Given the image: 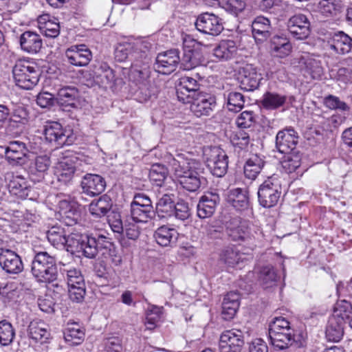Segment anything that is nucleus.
<instances>
[{"label":"nucleus","mask_w":352,"mask_h":352,"mask_svg":"<svg viewBox=\"0 0 352 352\" xmlns=\"http://www.w3.org/2000/svg\"><path fill=\"white\" fill-rule=\"evenodd\" d=\"M179 50H170L157 55L155 63V69L162 74L173 72L179 64Z\"/></svg>","instance_id":"nucleus-14"},{"label":"nucleus","mask_w":352,"mask_h":352,"mask_svg":"<svg viewBox=\"0 0 352 352\" xmlns=\"http://www.w3.org/2000/svg\"><path fill=\"white\" fill-rule=\"evenodd\" d=\"M269 337L271 344L279 350H284L292 346L297 348L303 347L306 343L302 336H296L294 334V329H291V331H269Z\"/></svg>","instance_id":"nucleus-9"},{"label":"nucleus","mask_w":352,"mask_h":352,"mask_svg":"<svg viewBox=\"0 0 352 352\" xmlns=\"http://www.w3.org/2000/svg\"><path fill=\"white\" fill-rule=\"evenodd\" d=\"M80 186L83 193L95 197L105 190L106 182L99 175L87 173L82 177Z\"/></svg>","instance_id":"nucleus-19"},{"label":"nucleus","mask_w":352,"mask_h":352,"mask_svg":"<svg viewBox=\"0 0 352 352\" xmlns=\"http://www.w3.org/2000/svg\"><path fill=\"white\" fill-rule=\"evenodd\" d=\"M328 46L338 54H348L352 50V38L343 31H338L329 38Z\"/></svg>","instance_id":"nucleus-22"},{"label":"nucleus","mask_w":352,"mask_h":352,"mask_svg":"<svg viewBox=\"0 0 352 352\" xmlns=\"http://www.w3.org/2000/svg\"><path fill=\"white\" fill-rule=\"evenodd\" d=\"M285 155L281 162L282 167L287 173L295 172L300 167L302 155L298 151L284 153Z\"/></svg>","instance_id":"nucleus-43"},{"label":"nucleus","mask_w":352,"mask_h":352,"mask_svg":"<svg viewBox=\"0 0 352 352\" xmlns=\"http://www.w3.org/2000/svg\"><path fill=\"white\" fill-rule=\"evenodd\" d=\"M287 28L291 34L296 39L307 38L310 34V23L304 14H296L287 21Z\"/></svg>","instance_id":"nucleus-18"},{"label":"nucleus","mask_w":352,"mask_h":352,"mask_svg":"<svg viewBox=\"0 0 352 352\" xmlns=\"http://www.w3.org/2000/svg\"><path fill=\"white\" fill-rule=\"evenodd\" d=\"M69 287V296L73 302H82L86 294L85 285L84 286H70Z\"/></svg>","instance_id":"nucleus-64"},{"label":"nucleus","mask_w":352,"mask_h":352,"mask_svg":"<svg viewBox=\"0 0 352 352\" xmlns=\"http://www.w3.org/2000/svg\"><path fill=\"white\" fill-rule=\"evenodd\" d=\"M73 234L67 236L65 229L56 224L47 231V238L53 246L60 248H64L66 245L69 247V243H73L74 239L71 240Z\"/></svg>","instance_id":"nucleus-26"},{"label":"nucleus","mask_w":352,"mask_h":352,"mask_svg":"<svg viewBox=\"0 0 352 352\" xmlns=\"http://www.w3.org/2000/svg\"><path fill=\"white\" fill-rule=\"evenodd\" d=\"M36 66L23 65V89H30L38 82V71Z\"/></svg>","instance_id":"nucleus-52"},{"label":"nucleus","mask_w":352,"mask_h":352,"mask_svg":"<svg viewBox=\"0 0 352 352\" xmlns=\"http://www.w3.org/2000/svg\"><path fill=\"white\" fill-rule=\"evenodd\" d=\"M175 196L171 194H164L156 204L155 212L161 218H166L173 216L175 208Z\"/></svg>","instance_id":"nucleus-40"},{"label":"nucleus","mask_w":352,"mask_h":352,"mask_svg":"<svg viewBox=\"0 0 352 352\" xmlns=\"http://www.w3.org/2000/svg\"><path fill=\"white\" fill-rule=\"evenodd\" d=\"M15 333L11 323L6 320L0 321V344L9 345L13 340Z\"/></svg>","instance_id":"nucleus-55"},{"label":"nucleus","mask_w":352,"mask_h":352,"mask_svg":"<svg viewBox=\"0 0 352 352\" xmlns=\"http://www.w3.org/2000/svg\"><path fill=\"white\" fill-rule=\"evenodd\" d=\"M254 38L261 43L264 42L274 34V28L270 19L263 16H256L252 23Z\"/></svg>","instance_id":"nucleus-21"},{"label":"nucleus","mask_w":352,"mask_h":352,"mask_svg":"<svg viewBox=\"0 0 352 352\" xmlns=\"http://www.w3.org/2000/svg\"><path fill=\"white\" fill-rule=\"evenodd\" d=\"M28 333L30 339L35 344H43L50 338V333L45 327V324L38 320L32 321L28 327Z\"/></svg>","instance_id":"nucleus-31"},{"label":"nucleus","mask_w":352,"mask_h":352,"mask_svg":"<svg viewBox=\"0 0 352 352\" xmlns=\"http://www.w3.org/2000/svg\"><path fill=\"white\" fill-rule=\"evenodd\" d=\"M214 56L219 60H229L234 56L237 52L236 43L232 40L221 41L214 49Z\"/></svg>","instance_id":"nucleus-41"},{"label":"nucleus","mask_w":352,"mask_h":352,"mask_svg":"<svg viewBox=\"0 0 352 352\" xmlns=\"http://www.w3.org/2000/svg\"><path fill=\"white\" fill-rule=\"evenodd\" d=\"M31 263V272L41 283H50L57 279L58 270L54 257L46 252L34 253Z\"/></svg>","instance_id":"nucleus-3"},{"label":"nucleus","mask_w":352,"mask_h":352,"mask_svg":"<svg viewBox=\"0 0 352 352\" xmlns=\"http://www.w3.org/2000/svg\"><path fill=\"white\" fill-rule=\"evenodd\" d=\"M78 96L79 91L76 87L66 86L58 89L56 100L63 107H76Z\"/></svg>","instance_id":"nucleus-32"},{"label":"nucleus","mask_w":352,"mask_h":352,"mask_svg":"<svg viewBox=\"0 0 352 352\" xmlns=\"http://www.w3.org/2000/svg\"><path fill=\"white\" fill-rule=\"evenodd\" d=\"M228 235L234 241H249L251 235L248 227L245 223L239 221V218H232L226 222Z\"/></svg>","instance_id":"nucleus-23"},{"label":"nucleus","mask_w":352,"mask_h":352,"mask_svg":"<svg viewBox=\"0 0 352 352\" xmlns=\"http://www.w3.org/2000/svg\"><path fill=\"white\" fill-rule=\"evenodd\" d=\"M112 206L111 200L107 195H103L98 199L92 201L89 204L90 213L96 217H101L107 214Z\"/></svg>","instance_id":"nucleus-42"},{"label":"nucleus","mask_w":352,"mask_h":352,"mask_svg":"<svg viewBox=\"0 0 352 352\" xmlns=\"http://www.w3.org/2000/svg\"><path fill=\"white\" fill-rule=\"evenodd\" d=\"M98 74L96 75L97 79H102V84H110L115 79V74L112 69H111L106 63L102 64L98 69Z\"/></svg>","instance_id":"nucleus-59"},{"label":"nucleus","mask_w":352,"mask_h":352,"mask_svg":"<svg viewBox=\"0 0 352 352\" xmlns=\"http://www.w3.org/2000/svg\"><path fill=\"white\" fill-rule=\"evenodd\" d=\"M289 322L283 317H276L270 323L269 331H291Z\"/></svg>","instance_id":"nucleus-60"},{"label":"nucleus","mask_w":352,"mask_h":352,"mask_svg":"<svg viewBox=\"0 0 352 352\" xmlns=\"http://www.w3.org/2000/svg\"><path fill=\"white\" fill-rule=\"evenodd\" d=\"M42 46V40L38 34L30 31L23 32V51L36 52Z\"/></svg>","instance_id":"nucleus-46"},{"label":"nucleus","mask_w":352,"mask_h":352,"mask_svg":"<svg viewBox=\"0 0 352 352\" xmlns=\"http://www.w3.org/2000/svg\"><path fill=\"white\" fill-rule=\"evenodd\" d=\"M22 264L21 257L10 250H1L0 252V265L8 273L16 274L21 271Z\"/></svg>","instance_id":"nucleus-27"},{"label":"nucleus","mask_w":352,"mask_h":352,"mask_svg":"<svg viewBox=\"0 0 352 352\" xmlns=\"http://www.w3.org/2000/svg\"><path fill=\"white\" fill-rule=\"evenodd\" d=\"M198 31L212 36H217L223 30L221 19L217 15L205 12L198 16L195 21Z\"/></svg>","instance_id":"nucleus-12"},{"label":"nucleus","mask_w":352,"mask_h":352,"mask_svg":"<svg viewBox=\"0 0 352 352\" xmlns=\"http://www.w3.org/2000/svg\"><path fill=\"white\" fill-rule=\"evenodd\" d=\"M224 98L227 100V108L229 111L238 112L244 106V96L239 92L230 91L227 94H224Z\"/></svg>","instance_id":"nucleus-47"},{"label":"nucleus","mask_w":352,"mask_h":352,"mask_svg":"<svg viewBox=\"0 0 352 352\" xmlns=\"http://www.w3.org/2000/svg\"><path fill=\"white\" fill-rule=\"evenodd\" d=\"M298 139V134L294 128L286 127L276 134V147L281 153L294 151Z\"/></svg>","instance_id":"nucleus-15"},{"label":"nucleus","mask_w":352,"mask_h":352,"mask_svg":"<svg viewBox=\"0 0 352 352\" xmlns=\"http://www.w3.org/2000/svg\"><path fill=\"white\" fill-rule=\"evenodd\" d=\"M324 104L326 107L331 110H339L341 111H349L350 107L344 101L333 95H328L324 99Z\"/></svg>","instance_id":"nucleus-57"},{"label":"nucleus","mask_w":352,"mask_h":352,"mask_svg":"<svg viewBox=\"0 0 352 352\" xmlns=\"http://www.w3.org/2000/svg\"><path fill=\"white\" fill-rule=\"evenodd\" d=\"M351 314V303L346 300H339L336 302L334 306L333 314L332 316L337 318H342L345 321L346 319L350 318V315Z\"/></svg>","instance_id":"nucleus-56"},{"label":"nucleus","mask_w":352,"mask_h":352,"mask_svg":"<svg viewBox=\"0 0 352 352\" xmlns=\"http://www.w3.org/2000/svg\"><path fill=\"white\" fill-rule=\"evenodd\" d=\"M204 61V58L199 52H190L184 53L179 63L184 70H190L203 64Z\"/></svg>","instance_id":"nucleus-44"},{"label":"nucleus","mask_w":352,"mask_h":352,"mask_svg":"<svg viewBox=\"0 0 352 352\" xmlns=\"http://www.w3.org/2000/svg\"><path fill=\"white\" fill-rule=\"evenodd\" d=\"M22 287L21 283L10 282L2 288H0V294L8 302H16L20 297Z\"/></svg>","instance_id":"nucleus-49"},{"label":"nucleus","mask_w":352,"mask_h":352,"mask_svg":"<svg viewBox=\"0 0 352 352\" xmlns=\"http://www.w3.org/2000/svg\"><path fill=\"white\" fill-rule=\"evenodd\" d=\"M183 49L184 52H199L201 47H207L208 45H204L195 39L190 34H184L182 36Z\"/></svg>","instance_id":"nucleus-58"},{"label":"nucleus","mask_w":352,"mask_h":352,"mask_svg":"<svg viewBox=\"0 0 352 352\" xmlns=\"http://www.w3.org/2000/svg\"><path fill=\"white\" fill-rule=\"evenodd\" d=\"M228 202L236 210L243 211L248 208L249 193L246 188H236L229 190Z\"/></svg>","instance_id":"nucleus-28"},{"label":"nucleus","mask_w":352,"mask_h":352,"mask_svg":"<svg viewBox=\"0 0 352 352\" xmlns=\"http://www.w3.org/2000/svg\"><path fill=\"white\" fill-rule=\"evenodd\" d=\"M342 9L341 0H319L316 10L322 16L333 18L339 15Z\"/></svg>","instance_id":"nucleus-33"},{"label":"nucleus","mask_w":352,"mask_h":352,"mask_svg":"<svg viewBox=\"0 0 352 352\" xmlns=\"http://www.w3.org/2000/svg\"><path fill=\"white\" fill-rule=\"evenodd\" d=\"M58 217L61 222L67 226L77 223L80 218V212L74 203L67 200H61L58 203Z\"/></svg>","instance_id":"nucleus-24"},{"label":"nucleus","mask_w":352,"mask_h":352,"mask_svg":"<svg viewBox=\"0 0 352 352\" xmlns=\"http://www.w3.org/2000/svg\"><path fill=\"white\" fill-rule=\"evenodd\" d=\"M62 274L66 278L68 287L85 285L81 272L76 268H65Z\"/></svg>","instance_id":"nucleus-50"},{"label":"nucleus","mask_w":352,"mask_h":352,"mask_svg":"<svg viewBox=\"0 0 352 352\" xmlns=\"http://www.w3.org/2000/svg\"><path fill=\"white\" fill-rule=\"evenodd\" d=\"M258 200L259 204L266 208L275 206L281 195V185L278 179L270 177L258 188Z\"/></svg>","instance_id":"nucleus-6"},{"label":"nucleus","mask_w":352,"mask_h":352,"mask_svg":"<svg viewBox=\"0 0 352 352\" xmlns=\"http://www.w3.org/2000/svg\"><path fill=\"white\" fill-rule=\"evenodd\" d=\"M219 203L220 197L217 192H206L200 197L197 204V216L200 219H206L212 217Z\"/></svg>","instance_id":"nucleus-17"},{"label":"nucleus","mask_w":352,"mask_h":352,"mask_svg":"<svg viewBox=\"0 0 352 352\" xmlns=\"http://www.w3.org/2000/svg\"><path fill=\"white\" fill-rule=\"evenodd\" d=\"M50 164V158L46 155L36 156L34 153H23V164L25 165L24 168L28 172L30 179L34 182H38L43 178Z\"/></svg>","instance_id":"nucleus-7"},{"label":"nucleus","mask_w":352,"mask_h":352,"mask_svg":"<svg viewBox=\"0 0 352 352\" xmlns=\"http://www.w3.org/2000/svg\"><path fill=\"white\" fill-rule=\"evenodd\" d=\"M175 177L183 188L190 192L197 191L204 177V164L195 159L189 158L184 153L176 155L170 162Z\"/></svg>","instance_id":"nucleus-2"},{"label":"nucleus","mask_w":352,"mask_h":352,"mask_svg":"<svg viewBox=\"0 0 352 352\" xmlns=\"http://www.w3.org/2000/svg\"><path fill=\"white\" fill-rule=\"evenodd\" d=\"M243 256L244 254L241 253L236 247L227 246L221 250L219 258L227 266L234 267L243 263L245 259Z\"/></svg>","instance_id":"nucleus-34"},{"label":"nucleus","mask_w":352,"mask_h":352,"mask_svg":"<svg viewBox=\"0 0 352 352\" xmlns=\"http://www.w3.org/2000/svg\"><path fill=\"white\" fill-rule=\"evenodd\" d=\"M258 280L264 288L276 285L278 276L276 269L271 265L261 267L258 271Z\"/></svg>","instance_id":"nucleus-38"},{"label":"nucleus","mask_w":352,"mask_h":352,"mask_svg":"<svg viewBox=\"0 0 352 352\" xmlns=\"http://www.w3.org/2000/svg\"><path fill=\"white\" fill-rule=\"evenodd\" d=\"M200 92V84L195 78L184 76L179 79L176 86V94L179 101L187 104L190 99Z\"/></svg>","instance_id":"nucleus-13"},{"label":"nucleus","mask_w":352,"mask_h":352,"mask_svg":"<svg viewBox=\"0 0 352 352\" xmlns=\"http://www.w3.org/2000/svg\"><path fill=\"white\" fill-rule=\"evenodd\" d=\"M151 74L150 58L144 56L142 60L136 58L131 64L129 78L137 85L144 84Z\"/></svg>","instance_id":"nucleus-20"},{"label":"nucleus","mask_w":352,"mask_h":352,"mask_svg":"<svg viewBox=\"0 0 352 352\" xmlns=\"http://www.w3.org/2000/svg\"><path fill=\"white\" fill-rule=\"evenodd\" d=\"M103 345L104 352H121L122 350L121 341L118 337L107 338Z\"/></svg>","instance_id":"nucleus-63"},{"label":"nucleus","mask_w":352,"mask_h":352,"mask_svg":"<svg viewBox=\"0 0 352 352\" xmlns=\"http://www.w3.org/2000/svg\"><path fill=\"white\" fill-rule=\"evenodd\" d=\"M239 294L237 292H228L223 298L221 315L225 320L234 318L239 307Z\"/></svg>","instance_id":"nucleus-29"},{"label":"nucleus","mask_w":352,"mask_h":352,"mask_svg":"<svg viewBox=\"0 0 352 352\" xmlns=\"http://www.w3.org/2000/svg\"><path fill=\"white\" fill-rule=\"evenodd\" d=\"M85 332L77 325L69 327L64 331V339L71 346L80 344L85 339Z\"/></svg>","instance_id":"nucleus-45"},{"label":"nucleus","mask_w":352,"mask_h":352,"mask_svg":"<svg viewBox=\"0 0 352 352\" xmlns=\"http://www.w3.org/2000/svg\"><path fill=\"white\" fill-rule=\"evenodd\" d=\"M43 135L46 141L55 148L71 145L76 140V135L72 131L63 129L58 122H47L44 126Z\"/></svg>","instance_id":"nucleus-5"},{"label":"nucleus","mask_w":352,"mask_h":352,"mask_svg":"<svg viewBox=\"0 0 352 352\" xmlns=\"http://www.w3.org/2000/svg\"><path fill=\"white\" fill-rule=\"evenodd\" d=\"M346 322L342 318L331 316L326 327V337L329 341L339 342L344 336V327Z\"/></svg>","instance_id":"nucleus-30"},{"label":"nucleus","mask_w":352,"mask_h":352,"mask_svg":"<svg viewBox=\"0 0 352 352\" xmlns=\"http://www.w3.org/2000/svg\"><path fill=\"white\" fill-rule=\"evenodd\" d=\"M305 72L312 79H320L323 74L321 62L315 58H307L305 62Z\"/></svg>","instance_id":"nucleus-53"},{"label":"nucleus","mask_w":352,"mask_h":352,"mask_svg":"<svg viewBox=\"0 0 352 352\" xmlns=\"http://www.w3.org/2000/svg\"><path fill=\"white\" fill-rule=\"evenodd\" d=\"M190 111L197 117L209 116L216 107V97L210 94L201 91L189 100Z\"/></svg>","instance_id":"nucleus-11"},{"label":"nucleus","mask_w":352,"mask_h":352,"mask_svg":"<svg viewBox=\"0 0 352 352\" xmlns=\"http://www.w3.org/2000/svg\"><path fill=\"white\" fill-rule=\"evenodd\" d=\"M69 247L76 248L77 252L89 258H94L101 252L105 258H109L113 264L118 265L122 262L121 256L118 254L115 245L103 235L97 237L91 235L73 234Z\"/></svg>","instance_id":"nucleus-1"},{"label":"nucleus","mask_w":352,"mask_h":352,"mask_svg":"<svg viewBox=\"0 0 352 352\" xmlns=\"http://www.w3.org/2000/svg\"><path fill=\"white\" fill-rule=\"evenodd\" d=\"M230 142L234 148H239L240 151L245 150L250 142V137L246 131L239 129L233 131L231 134Z\"/></svg>","instance_id":"nucleus-48"},{"label":"nucleus","mask_w":352,"mask_h":352,"mask_svg":"<svg viewBox=\"0 0 352 352\" xmlns=\"http://www.w3.org/2000/svg\"><path fill=\"white\" fill-rule=\"evenodd\" d=\"M244 335L240 329L224 331L219 342V352H241L244 345Z\"/></svg>","instance_id":"nucleus-10"},{"label":"nucleus","mask_w":352,"mask_h":352,"mask_svg":"<svg viewBox=\"0 0 352 352\" xmlns=\"http://www.w3.org/2000/svg\"><path fill=\"white\" fill-rule=\"evenodd\" d=\"M204 158L210 173L216 177L226 175L228 167V156L219 146H207L204 149Z\"/></svg>","instance_id":"nucleus-4"},{"label":"nucleus","mask_w":352,"mask_h":352,"mask_svg":"<svg viewBox=\"0 0 352 352\" xmlns=\"http://www.w3.org/2000/svg\"><path fill=\"white\" fill-rule=\"evenodd\" d=\"M287 97L276 92L266 91L261 100L262 107L267 110H276L283 107Z\"/></svg>","instance_id":"nucleus-37"},{"label":"nucleus","mask_w":352,"mask_h":352,"mask_svg":"<svg viewBox=\"0 0 352 352\" xmlns=\"http://www.w3.org/2000/svg\"><path fill=\"white\" fill-rule=\"evenodd\" d=\"M177 235L178 233L175 229L162 226L154 232L153 237L158 245L167 247L177 240Z\"/></svg>","instance_id":"nucleus-35"},{"label":"nucleus","mask_w":352,"mask_h":352,"mask_svg":"<svg viewBox=\"0 0 352 352\" xmlns=\"http://www.w3.org/2000/svg\"><path fill=\"white\" fill-rule=\"evenodd\" d=\"M115 59L118 62H124L128 58H138V52L133 51L130 44H119L114 52Z\"/></svg>","instance_id":"nucleus-51"},{"label":"nucleus","mask_w":352,"mask_h":352,"mask_svg":"<svg viewBox=\"0 0 352 352\" xmlns=\"http://www.w3.org/2000/svg\"><path fill=\"white\" fill-rule=\"evenodd\" d=\"M67 62L76 67H84L92 58L91 50L85 45H75L65 51Z\"/></svg>","instance_id":"nucleus-16"},{"label":"nucleus","mask_w":352,"mask_h":352,"mask_svg":"<svg viewBox=\"0 0 352 352\" xmlns=\"http://www.w3.org/2000/svg\"><path fill=\"white\" fill-rule=\"evenodd\" d=\"M256 122L253 111H243L236 118V123L241 128H249Z\"/></svg>","instance_id":"nucleus-61"},{"label":"nucleus","mask_w":352,"mask_h":352,"mask_svg":"<svg viewBox=\"0 0 352 352\" xmlns=\"http://www.w3.org/2000/svg\"><path fill=\"white\" fill-rule=\"evenodd\" d=\"M76 169L75 166L72 162V160L67 158L64 159L59 162L57 168V179L59 182L64 184H69L76 174Z\"/></svg>","instance_id":"nucleus-39"},{"label":"nucleus","mask_w":352,"mask_h":352,"mask_svg":"<svg viewBox=\"0 0 352 352\" xmlns=\"http://www.w3.org/2000/svg\"><path fill=\"white\" fill-rule=\"evenodd\" d=\"M241 87V89L250 91L257 89L260 80L262 79L255 67L252 65H246L241 68L240 72Z\"/></svg>","instance_id":"nucleus-25"},{"label":"nucleus","mask_w":352,"mask_h":352,"mask_svg":"<svg viewBox=\"0 0 352 352\" xmlns=\"http://www.w3.org/2000/svg\"><path fill=\"white\" fill-rule=\"evenodd\" d=\"M149 178L157 186H162L168 175L167 168L160 164H153L149 171Z\"/></svg>","instance_id":"nucleus-54"},{"label":"nucleus","mask_w":352,"mask_h":352,"mask_svg":"<svg viewBox=\"0 0 352 352\" xmlns=\"http://www.w3.org/2000/svg\"><path fill=\"white\" fill-rule=\"evenodd\" d=\"M265 162L259 155H252L245 162L243 167L245 177L254 180L263 169Z\"/></svg>","instance_id":"nucleus-36"},{"label":"nucleus","mask_w":352,"mask_h":352,"mask_svg":"<svg viewBox=\"0 0 352 352\" xmlns=\"http://www.w3.org/2000/svg\"><path fill=\"white\" fill-rule=\"evenodd\" d=\"M175 208L173 209V216L176 218L185 220L190 216V209L188 204L183 200L175 203Z\"/></svg>","instance_id":"nucleus-62"},{"label":"nucleus","mask_w":352,"mask_h":352,"mask_svg":"<svg viewBox=\"0 0 352 352\" xmlns=\"http://www.w3.org/2000/svg\"><path fill=\"white\" fill-rule=\"evenodd\" d=\"M155 212L150 198L142 193L135 195L131 203V215L135 222L146 223Z\"/></svg>","instance_id":"nucleus-8"}]
</instances>
